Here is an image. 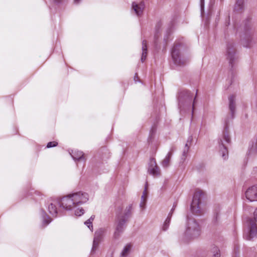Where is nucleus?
<instances>
[{"instance_id":"7","label":"nucleus","mask_w":257,"mask_h":257,"mask_svg":"<svg viewBox=\"0 0 257 257\" xmlns=\"http://www.w3.org/2000/svg\"><path fill=\"white\" fill-rule=\"evenodd\" d=\"M105 230L103 228H99L97 230L94 234L93 239V246L92 251H94L98 247L99 243L102 241L104 236Z\"/></svg>"},{"instance_id":"34","label":"nucleus","mask_w":257,"mask_h":257,"mask_svg":"<svg viewBox=\"0 0 257 257\" xmlns=\"http://www.w3.org/2000/svg\"><path fill=\"white\" fill-rule=\"evenodd\" d=\"M80 0H74L75 3H78Z\"/></svg>"},{"instance_id":"3","label":"nucleus","mask_w":257,"mask_h":257,"mask_svg":"<svg viewBox=\"0 0 257 257\" xmlns=\"http://www.w3.org/2000/svg\"><path fill=\"white\" fill-rule=\"evenodd\" d=\"M204 196L201 190H196L194 194L192 202L191 205V209L192 212L196 215L201 213L200 209L201 200Z\"/></svg>"},{"instance_id":"27","label":"nucleus","mask_w":257,"mask_h":257,"mask_svg":"<svg viewBox=\"0 0 257 257\" xmlns=\"http://www.w3.org/2000/svg\"><path fill=\"white\" fill-rule=\"evenodd\" d=\"M58 145V143L56 142H50L47 144V147L49 148L53 147H56Z\"/></svg>"},{"instance_id":"1","label":"nucleus","mask_w":257,"mask_h":257,"mask_svg":"<svg viewBox=\"0 0 257 257\" xmlns=\"http://www.w3.org/2000/svg\"><path fill=\"white\" fill-rule=\"evenodd\" d=\"M201 234V228L198 223L194 219H190L184 234L185 241L198 238Z\"/></svg>"},{"instance_id":"8","label":"nucleus","mask_w":257,"mask_h":257,"mask_svg":"<svg viewBox=\"0 0 257 257\" xmlns=\"http://www.w3.org/2000/svg\"><path fill=\"white\" fill-rule=\"evenodd\" d=\"M148 172L154 176H158L160 174V170L157 166L154 158H151L149 164Z\"/></svg>"},{"instance_id":"17","label":"nucleus","mask_w":257,"mask_h":257,"mask_svg":"<svg viewBox=\"0 0 257 257\" xmlns=\"http://www.w3.org/2000/svg\"><path fill=\"white\" fill-rule=\"evenodd\" d=\"M244 7V0H236L234 10L236 12L242 11Z\"/></svg>"},{"instance_id":"6","label":"nucleus","mask_w":257,"mask_h":257,"mask_svg":"<svg viewBox=\"0 0 257 257\" xmlns=\"http://www.w3.org/2000/svg\"><path fill=\"white\" fill-rule=\"evenodd\" d=\"M193 98V95L190 91L184 90L180 93L178 101L179 105L181 106L185 104H190Z\"/></svg>"},{"instance_id":"4","label":"nucleus","mask_w":257,"mask_h":257,"mask_svg":"<svg viewBox=\"0 0 257 257\" xmlns=\"http://www.w3.org/2000/svg\"><path fill=\"white\" fill-rule=\"evenodd\" d=\"M58 203L60 207L66 210H71L76 208L71 194L63 197L58 201Z\"/></svg>"},{"instance_id":"11","label":"nucleus","mask_w":257,"mask_h":257,"mask_svg":"<svg viewBox=\"0 0 257 257\" xmlns=\"http://www.w3.org/2000/svg\"><path fill=\"white\" fill-rule=\"evenodd\" d=\"M172 56L176 64L178 65H182L185 63V61L183 60L180 55V52L177 46L174 47L172 49Z\"/></svg>"},{"instance_id":"19","label":"nucleus","mask_w":257,"mask_h":257,"mask_svg":"<svg viewBox=\"0 0 257 257\" xmlns=\"http://www.w3.org/2000/svg\"><path fill=\"white\" fill-rule=\"evenodd\" d=\"M219 152L220 154H221L222 158L224 159H226L228 156V151L226 147H224L222 142H221V144L220 146V151Z\"/></svg>"},{"instance_id":"24","label":"nucleus","mask_w":257,"mask_h":257,"mask_svg":"<svg viewBox=\"0 0 257 257\" xmlns=\"http://www.w3.org/2000/svg\"><path fill=\"white\" fill-rule=\"evenodd\" d=\"M132 206L129 205L128 206L126 207L125 210H124V216H129L131 215V210H132ZM123 216V215H122Z\"/></svg>"},{"instance_id":"12","label":"nucleus","mask_w":257,"mask_h":257,"mask_svg":"<svg viewBox=\"0 0 257 257\" xmlns=\"http://www.w3.org/2000/svg\"><path fill=\"white\" fill-rule=\"evenodd\" d=\"M125 219L124 217L123 216H118L116 221V230L114 232V236L115 237H117L119 236V234L120 232L123 231V225L125 222Z\"/></svg>"},{"instance_id":"23","label":"nucleus","mask_w":257,"mask_h":257,"mask_svg":"<svg viewBox=\"0 0 257 257\" xmlns=\"http://www.w3.org/2000/svg\"><path fill=\"white\" fill-rule=\"evenodd\" d=\"M131 246L130 245H126L122 250L121 255L123 256L127 255L131 250Z\"/></svg>"},{"instance_id":"32","label":"nucleus","mask_w":257,"mask_h":257,"mask_svg":"<svg viewBox=\"0 0 257 257\" xmlns=\"http://www.w3.org/2000/svg\"><path fill=\"white\" fill-rule=\"evenodd\" d=\"M204 0H201V7L202 9L204 6Z\"/></svg>"},{"instance_id":"2","label":"nucleus","mask_w":257,"mask_h":257,"mask_svg":"<svg viewBox=\"0 0 257 257\" xmlns=\"http://www.w3.org/2000/svg\"><path fill=\"white\" fill-rule=\"evenodd\" d=\"M257 209L254 212V218L250 219L247 222L244 236L247 240H250L257 236Z\"/></svg>"},{"instance_id":"14","label":"nucleus","mask_w":257,"mask_h":257,"mask_svg":"<svg viewBox=\"0 0 257 257\" xmlns=\"http://www.w3.org/2000/svg\"><path fill=\"white\" fill-rule=\"evenodd\" d=\"M229 108L233 117L235 111V96L234 95H230L228 97Z\"/></svg>"},{"instance_id":"26","label":"nucleus","mask_w":257,"mask_h":257,"mask_svg":"<svg viewBox=\"0 0 257 257\" xmlns=\"http://www.w3.org/2000/svg\"><path fill=\"white\" fill-rule=\"evenodd\" d=\"M84 213V210L82 209V208H78L75 210V214L76 216H81V215L83 214Z\"/></svg>"},{"instance_id":"31","label":"nucleus","mask_w":257,"mask_h":257,"mask_svg":"<svg viewBox=\"0 0 257 257\" xmlns=\"http://www.w3.org/2000/svg\"><path fill=\"white\" fill-rule=\"evenodd\" d=\"M95 218V216L94 215H92L89 219H88V220H90L91 222H92V221H93L94 219Z\"/></svg>"},{"instance_id":"28","label":"nucleus","mask_w":257,"mask_h":257,"mask_svg":"<svg viewBox=\"0 0 257 257\" xmlns=\"http://www.w3.org/2000/svg\"><path fill=\"white\" fill-rule=\"evenodd\" d=\"M73 157L74 159H75V160H81L82 159H84V158H83V154L81 152H79V155H78V157H74L73 156Z\"/></svg>"},{"instance_id":"21","label":"nucleus","mask_w":257,"mask_h":257,"mask_svg":"<svg viewBox=\"0 0 257 257\" xmlns=\"http://www.w3.org/2000/svg\"><path fill=\"white\" fill-rule=\"evenodd\" d=\"M48 210L50 213L53 216L56 217L57 214V209L55 204L51 203L48 206Z\"/></svg>"},{"instance_id":"9","label":"nucleus","mask_w":257,"mask_h":257,"mask_svg":"<svg viewBox=\"0 0 257 257\" xmlns=\"http://www.w3.org/2000/svg\"><path fill=\"white\" fill-rule=\"evenodd\" d=\"M245 196L250 201H257V185L249 187L245 192Z\"/></svg>"},{"instance_id":"29","label":"nucleus","mask_w":257,"mask_h":257,"mask_svg":"<svg viewBox=\"0 0 257 257\" xmlns=\"http://www.w3.org/2000/svg\"><path fill=\"white\" fill-rule=\"evenodd\" d=\"M92 223L90 220H87L85 222V224L88 227V228L90 229H92Z\"/></svg>"},{"instance_id":"18","label":"nucleus","mask_w":257,"mask_h":257,"mask_svg":"<svg viewBox=\"0 0 257 257\" xmlns=\"http://www.w3.org/2000/svg\"><path fill=\"white\" fill-rule=\"evenodd\" d=\"M147 46L146 41L144 40L142 42V55L141 57V61L143 62L147 57Z\"/></svg>"},{"instance_id":"33","label":"nucleus","mask_w":257,"mask_h":257,"mask_svg":"<svg viewBox=\"0 0 257 257\" xmlns=\"http://www.w3.org/2000/svg\"><path fill=\"white\" fill-rule=\"evenodd\" d=\"M196 97V96H195V97L194 98V100H193V106H192V110H194V104H195V102Z\"/></svg>"},{"instance_id":"13","label":"nucleus","mask_w":257,"mask_h":257,"mask_svg":"<svg viewBox=\"0 0 257 257\" xmlns=\"http://www.w3.org/2000/svg\"><path fill=\"white\" fill-rule=\"evenodd\" d=\"M144 7L145 4L143 2H141L139 4H137L135 2L132 4V8L138 16L142 14Z\"/></svg>"},{"instance_id":"20","label":"nucleus","mask_w":257,"mask_h":257,"mask_svg":"<svg viewBox=\"0 0 257 257\" xmlns=\"http://www.w3.org/2000/svg\"><path fill=\"white\" fill-rule=\"evenodd\" d=\"M172 156V152H169L165 157V158L164 159V160L162 161V166L164 167H167L169 165L170 161L171 158Z\"/></svg>"},{"instance_id":"15","label":"nucleus","mask_w":257,"mask_h":257,"mask_svg":"<svg viewBox=\"0 0 257 257\" xmlns=\"http://www.w3.org/2000/svg\"><path fill=\"white\" fill-rule=\"evenodd\" d=\"M147 186L148 183H146L145 189L143 191V195L141 197V201L140 202V206L141 208H144L145 207L146 203L148 197V192H147Z\"/></svg>"},{"instance_id":"35","label":"nucleus","mask_w":257,"mask_h":257,"mask_svg":"<svg viewBox=\"0 0 257 257\" xmlns=\"http://www.w3.org/2000/svg\"><path fill=\"white\" fill-rule=\"evenodd\" d=\"M50 222H51V220H49V221L47 222V224H48Z\"/></svg>"},{"instance_id":"30","label":"nucleus","mask_w":257,"mask_h":257,"mask_svg":"<svg viewBox=\"0 0 257 257\" xmlns=\"http://www.w3.org/2000/svg\"><path fill=\"white\" fill-rule=\"evenodd\" d=\"M224 139L225 140V141L227 143H229L230 142V137L228 135H224Z\"/></svg>"},{"instance_id":"10","label":"nucleus","mask_w":257,"mask_h":257,"mask_svg":"<svg viewBox=\"0 0 257 257\" xmlns=\"http://www.w3.org/2000/svg\"><path fill=\"white\" fill-rule=\"evenodd\" d=\"M235 49L234 45L232 43H228L227 45L226 56L230 64H232L235 60Z\"/></svg>"},{"instance_id":"25","label":"nucleus","mask_w":257,"mask_h":257,"mask_svg":"<svg viewBox=\"0 0 257 257\" xmlns=\"http://www.w3.org/2000/svg\"><path fill=\"white\" fill-rule=\"evenodd\" d=\"M189 143H190V141L188 140L186 145H185V148H184V152H183V156L186 157L188 151H189Z\"/></svg>"},{"instance_id":"5","label":"nucleus","mask_w":257,"mask_h":257,"mask_svg":"<svg viewBox=\"0 0 257 257\" xmlns=\"http://www.w3.org/2000/svg\"><path fill=\"white\" fill-rule=\"evenodd\" d=\"M76 206L86 203L89 199L88 194L81 191L71 194Z\"/></svg>"},{"instance_id":"22","label":"nucleus","mask_w":257,"mask_h":257,"mask_svg":"<svg viewBox=\"0 0 257 257\" xmlns=\"http://www.w3.org/2000/svg\"><path fill=\"white\" fill-rule=\"evenodd\" d=\"M211 252L212 253V255H213L214 257H217L221 255V253L219 248L215 246H214L211 248Z\"/></svg>"},{"instance_id":"16","label":"nucleus","mask_w":257,"mask_h":257,"mask_svg":"<svg viewBox=\"0 0 257 257\" xmlns=\"http://www.w3.org/2000/svg\"><path fill=\"white\" fill-rule=\"evenodd\" d=\"M175 206H174L173 207L171 210L170 212L169 213L167 218L165 220V222H164V224L163 225V226H162L163 230L166 231L168 228V227L169 226V225H170V221H171V217L172 216V214L173 213V211H174V210L175 209Z\"/></svg>"}]
</instances>
